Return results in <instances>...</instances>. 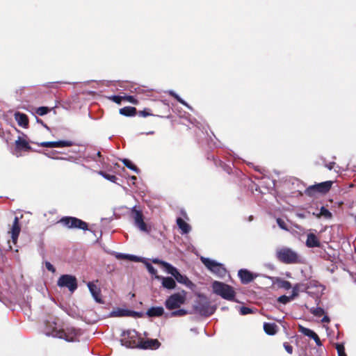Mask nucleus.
Instances as JSON below:
<instances>
[{
  "label": "nucleus",
  "instance_id": "f257e3e1",
  "mask_svg": "<svg viewBox=\"0 0 356 356\" xmlns=\"http://www.w3.org/2000/svg\"><path fill=\"white\" fill-rule=\"evenodd\" d=\"M58 321V318H50L45 321L46 335L63 339L67 341H76L79 335V331L72 327H67L66 329H59Z\"/></svg>",
  "mask_w": 356,
  "mask_h": 356
},
{
  "label": "nucleus",
  "instance_id": "f03ea898",
  "mask_svg": "<svg viewBox=\"0 0 356 356\" xmlns=\"http://www.w3.org/2000/svg\"><path fill=\"white\" fill-rule=\"evenodd\" d=\"M212 289L215 294L229 301H235L236 292L234 288L224 282L214 281L212 283Z\"/></svg>",
  "mask_w": 356,
  "mask_h": 356
},
{
  "label": "nucleus",
  "instance_id": "7ed1b4c3",
  "mask_svg": "<svg viewBox=\"0 0 356 356\" xmlns=\"http://www.w3.org/2000/svg\"><path fill=\"white\" fill-rule=\"evenodd\" d=\"M199 298L200 299L197 300L193 305L195 312L207 317L212 315L215 312L216 307L211 305L207 296L199 295Z\"/></svg>",
  "mask_w": 356,
  "mask_h": 356
},
{
  "label": "nucleus",
  "instance_id": "20e7f679",
  "mask_svg": "<svg viewBox=\"0 0 356 356\" xmlns=\"http://www.w3.org/2000/svg\"><path fill=\"white\" fill-rule=\"evenodd\" d=\"M277 259L284 264H300L301 257L294 250L289 248H282L277 252Z\"/></svg>",
  "mask_w": 356,
  "mask_h": 356
},
{
  "label": "nucleus",
  "instance_id": "39448f33",
  "mask_svg": "<svg viewBox=\"0 0 356 356\" xmlns=\"http://www.w3.org/2000/svg\"><path fill=\"white\" fill-rule=\"evenodd\" d=\"M121 343L127 348H138L140 341V336L135 330L123 331L121 334Z\"/></svg>",
  "mask_w": 356,
  "mask_h": 356
},
{
  "label": "nucleus",
  "instance_id": "423d86ee",
  "mask_svg": "<svg viewBox=\"0 0 356 356\" xmlns=\"http://www.w3.org/2000/svg\"><path fill=\"white\" fill-rule=\"evenodd\" d=\"M186 300V292L183 290L170 296L165 302V306L168 310L178 309L184 305Z\"/></svg>",
  "mask_w": 356,
  "mask_h": 356
},
{
  "label": "nucleus",
  "instance_id": "0eeeda50",
  "mask_svg": "<svg viewBox=\"0 0 356 356\" xmlns=\"http://www.w3.org/2000/svg\"><path fill=\"white\" fill-rule=\"evenodd\" d=\"M58 222L61 223L68 229H79L84 231L88 229V223L76 217L65 216L61 218Z\"/></svg>",
  "mask_w": 356,
  "mask_h": 356
},
{
  "label": "nucleus",
  "instance_id": "6e6552de",
  "mask_svg": "<svg viewBox=\"0 0 356 356\" xmlns=\"http://www.w3.org/2000/svg\"><path fill=\"white\" fill-rule=\"evenodd\" d=\"M333 181H326L321 183L316 184L312 186H309L307 187L305 193L307 196L314 197L316 194H325L330 191L331 187L332 186Z\"/></svg>",
  "mask_w": 356,
  "mask_h": 356
},
{
  "label": "nucleus",
  "instance_id": "1a4fd4ad",
  "mask_svg": "<svg viewBox=\"0 0 356 356\" xmlns=\"http://www.w3.org/2000/svg\"><path fill=\"white\" fill-rule=\"evenodd\" d=\"M201 261L209 270L217 276L222 277L226 275L227 270L222 264L205 257H202Z\"/></svg>",
  "mask_w": 356,
  "mask_h": 356
},
{
  "label": "nucleus",
  "instance_id": "9d476101",
  "mask_svg": "<svg viewBox=\"0 0 356 356\" xmlns=\"http://www.w3.org/2000/svg\"><path fill=\"white\" fill-rule=\"evenodd\" d=\"M57 284L60 287L67 288L72 292L74 291L78 286L76 277L71 275H61L57 282Z\"/></svg>",
  "mask_w": 356,
  "mask_h": 356
},
{
  "label": "nucleus",
  "instance_id": "9b49d317",
  "mask_svg": "<svg viewBox=\"0 0 356 356\" xmlns=\"http://www.w3.org/2000/svg\"><path fill=\"white\" fill-rule=\"evenodd\" d=\"M168 267L170 268L168 273L172 275L179 283L183 284L186 286H190L193 284L192 282L186 275H181L175 267L172 265H168Z\"/></svg>",
  "mask_w": 356,
  "mask_h": 356
},
{
  "label": "nucleus",
  "instance_id": "f8f14e48",
  "mask_svg": "<svg viewBox=\"0 0 356 356\" xmlns=\"http://www.w3.org/2000/svg\"><path fill=\"white\" fill-rule=\"evenodd\" d=\"M161 346V343L156 339H147L146 340L143 338L140 339L138 348L140 349H150V350H156Z\"/></svg>",
  "mask_w": 356,
  "mask_h": 356
},
{
  "label": "nucleus",
  "instance_id": "ddd939ff",
  "mask_svg": "<svg viewBox=\"0 0 356 356\" xmlns=\"http://www.w3.org/2000/svg\"><path fill=\"white\" fill-rule=\"evenodd\" d=\"M238 275L240 278L241 282L243 284H248L258 277L257 274L252 273L247 269L239 270L238 272Z\"/></svg>",
  "mask_w": 356,
  "mask_h": 356
},
{
  "label": "nucleus",
  "instance_id": "4468645a",
  "mask_svg": "<svg viewBox=\"0 0 356 356\" xmlns=\"http://www.w3.org/2000/svg\"><path fill=\"white\" fill-rule=\"evenodd\" d=\"M73 143L70 140H59L54 142H43L40 143V146L44 147H71Z\"/></svg>",
  "mask_w": 356,
  "mask_h": 356
},
{
  "label": "nucleus",
  "instance_id": "2eb2a0df",
  "mask_svg": "<svg viewBox=\"0 0 356 356\" xmlns=\"http://www.w3.org/2000/svg\"><path fill=\"white\" fill-rule=\"evenodd\" d=\"M20 231H21V227H20V225L19 222V218H18V217L16 216V217H15L10 232L11 233L12 241L14 244H16L17 242V239H18V236L19 235Z\"/></svg>",
  "mask_w": 356,
  "mask_h": 356
},
{
  "label": "nucleus",
  "instance_id": "dca6fc26",
  "mask_svg": "<svg viewBox=\"0 0 356 356\" xmlns=\"http://www.w3.org/2000/svg\"><path fill=\"white\" fill-rule=\"evenodd\" d=\"M88 287L91 293L92 297L98 303H103L101 298V290L94 282H88Z\"/></svg>",
  "mask_w": 356,
  "mask_h": 356
},
{
  "label": "nucleus",
  "instance_id": "f3484780",
  "mask_svg": "<svg viewBox=\"0 0 356 356\" xmlns=\"http://www.w3.org/2000/svg\"><path fill=\"white\" fill-rule=\"evenodd\" d=\"M15 149L16 151H22L24 150L25 152H30L31 150V147L30 146L28 141L25 139L19 137L17 140H15Z\"/></svg>",
  "mask_w": 356,
  "mask_h": 356
},
{
  "label": "nucleus",
  "instance_id": "a211bd4d",
  "mask_svg": "<svg viewBox=\"0 0 356 356\" xmlns=\"http://www.w3.org/2000/svg\"><path fill=\"white\" fill-rule=\"evenodd\" d=\"M15 119L17 122L19 126L23 128H28L29 121V118L26 114L16 112L15 113Z\"/></svg>",
  "mask_w": 356,
  "mask_h": 356
},
{
  "label": "nucleus",
  "instance_id": "6ab92c4d",
  "mask_svg": "<svg viewBox=\"0 0 356 356\" xmlns=\"http://www.w3.org/2000/svg\"><path fill=\"white\" fill-rule=\"evenodd\" d=\"M306 245L308 248H319L321 247V242L314 234L309 233L307 236Z\"/></svg>",
  "mask_w": 356,
  "mask_h": 356
},
{
  "label": "nucleus",
  "instance_id": "aec40b11",
  "mask_svg": "<svg viewBox=\"0 0 356 356\" xmlns=\"http://www.w3.org/2000/svg\"><path fill=\"white\" fill-rule=\"evenodd\" d=\"M119 113L126 117H132L137 114V110L135 107L124 106L119 110Z\"/></svg>",
  "mask_w": 356,
  "mask_h": 356
},
{
  "label": "nucleus",
  "instance_id": "412c9836",
  "mask_svg": "<svg viewBox=\"0 0 356 356\" xmlns=\"http://www.w3.org/2000/svg\"><path fill=\"white\" fill-rule=\"evenodd\" d=\"M163 313L164 309L162 307H152L149 308L147 312V314L149 317L161 316Z\"/></svg>",
  "mask_w": 356,
  "mask_h": 356
},
{
  "label": "nucleus",
  "instance_id": "4be33fe9",
  "mask_svg": "<svg viewBox=\"0 0 356 356\" xmlns=\"http://www.w3.org/2000/svg\"><path fill=\"white\" fill-rule=\"evenodd\" d=\"M264 330L268 335H274L277 332L278 328L275 323H264Z\"/></svg>",
  "mask_w": 356,
  "mask_h": 356
},
{
  "label": "nucleus",
  "instance_id": "5701e85b",
  "mask_svg": "<svg viewBox=\"0 0 356 356\" xmlns=\"http://www.w3.org/2000/svg\"><path fill=\"white\" fill-rule=\"evenodd\" d=\"M162 286L167 289H174L176 287V282L171 277H162Z\"/></svg>",
  "mask_w": 356,
  "mask_h": 356
},
{
  "label": "nucleus",
  "instance_id": "b1692460",
  "mask_svg": "<svg viewBox=\"0 0 356 356\" xmlns=\"http://www.w3.org/2000/svg\"><path fill=\"white\" fill-rule=\"evenodd\" d=\"M313 215L319 218L323 217L325 219H331L332 218V213L325 207H321L319 213H313Z\"/></svg>",
  "mask_w": 356,
  "mask_h": 356
},
{
  "label": "nucleus",
  "instance_id": "393cba45",
  "mask_svg": "<svg viewBox=\"0 0 356 356\" xmlns=\"http://www.w3.org/2000/svg\"><path fill=\"white\" fill-rule=\"evenodd\" d=\"M308 289L307 286H306L304 284H296L294 285L292 289V293L291 296H293V299L298 296L299 293L300 291L303 292L305 291Z\"/></svg>",
  "mask_w": 356,
  "mask_h": 356
},
{
  "label": "nucleus",
  "instance_id": "a878e982",
  "mask_svg": "<svg viewBox=\"0 0 356 356\" xmlns=\"http://www.w3.org/2000/svg\"><path fill=\"white\" fill-rule=\"evenodd\" d=\"M177 225L184 234H188L191 231V226L181 218L177 219Z\"/></svg>",
  "mask_w": 356,
  "mask_h": 356
},
{
  "label": "nucleus",
  "instance_id": "bb28decb",
  "mask_svg": "<svg viewBox=\"0 0 356 356\" xmlns=\"http://www.w3.org/2000/svg\"><path fill=\"white\" fill-rule=\"evenodd\" d=\"M122 161L123 164L129 169L134 171L137 174L140 172L139 168L136 165H135L130 160L127 159H124L122 160Z\"/></svg>",
  "mask_w": 356,
  "mask_h": 356
},
{
  "label": "nucleus",
  "instance_id": "cd10ccee",
  "mask_svg": "<svg viewBox=\"0 0 356 356\" xmlns=\"http://www.w3.org/2000/svg\"><path fill=\"white\" fill-rule=\"evenodd\" d=\"M131 216L134 222L138 220H140L141 218H144L142 211L138 210L136 207L132 208L131 211Z\"/></svg>",
  "mask_w": 356,
  "mask_h": 356
},
{
  "label": "nucleus",
  "instance_id": "c85d7f7f",
  "mask_svg": "<svg viewBox=\"0 0 356 356\" xmlns=\"http://www.w3.org/2000/svg\"><path fill=\"white\" fill-rule=\"evenodd\" d=\"M299 331L304 335H305L311 339H312L316 334L313 330H312L309 328L302 327V326H300Z\"/></svg>",
  "mask_w": 356,
  "mask_h": 356
},
{
  "label": "nucleus",
  "instance_id": "c756f323",
  "mask_svg": "<svg viewBox=\"0 0 356 356\" xmlns=\"http://www.w3.org/2000/svg\"><path fill=\"white\" fill-rule=\"evenodd\" d=\"M135 225L143 232H148L147 224L144 222V218L134 222Z\"/></svg>",
  "mask_w": 356,
  "mask_h": 356
},
{
  "label": "nucleus",
  "instance_id": "7c9ffc66",
  "mask_svg": "<svg viewBox=\"0 0 356 356\" xmlns=\"http://www.w3.org/2000/svg\"><path fill=\"white\" fill-rule=\"evenodd\" d=\"M277 283L279 287L284 289L286 290H289L292 287L291 282L287 280H284L278 278L277 280Z\"/></svg>",
  "mask_w": 356,
  "mask_h": 356
},
{
  "label": "nucleus",
  "instance_id": "2f4dec72",
  "mask_svg": "<svg viewBox=\"0 0 356 356\" xmlns=\"http://www.w3.org/2000/svg\"><path fill=\"white\" fill-rule=\"evenodd\" d=\"M310 313H312L314 316L316 317H321L325 314V311L321 307H312L310 309Z\"/></svg>",
  "mask_w": 356,
  "mask_h": 356
},
{
  "label": "nucleus",
  "instance_id": "473e14b6",
  "mask_svg": "<svg viewBox=\"0 0 356 356\" xmlns=\"http://www.w3.org/2000/svg\"><path fill=\"white\" fill-rule=\"evenodd\" d=\"M136 312L128 309H119L117 316H135Z\"/></svg>",
  "mask_w": 356,
  "mask_h": 356
},
{
  "label": "nucleus",
  "instance_id": "72a5a7b5",
  "mask_svg": "<svg viewBox=\"0 0 356 356\" xmlns=\"http://www.w3.org/2000/svg\"><path fill=\"white\" fill-rule=\"evenodd\" d=\"M99 174L100 175H102L103 177H104L105 179H106L113 183H115L116 181L118 180V177L115 175L108 174L104 171H99Z\"/></svg>",
  "mask_w": 356,
  "mask_h": 356
},
{
  "label": "nucleus",
  "instance_id": "f704fd0d",
  "mask_svg": "<svg viewBox=\"0 0 356 356\" xmlns=\"http://www.w3.org/2000/svg\"><path fill=\"white\" fill-rule=\"evenodd\" d=\"M291 300H293V296L291 295L289 296L283 295V296H280L278 298L277 301L279 302H280V303H282V304H286L289 301H291Z\"/></svg>",
  "mask_w": 356,
  "mask_h": 356
},
{
  "label": "nucleus",
  "instance_id": "c9c22d12",
  "mask_svg": "<svg viewBox=\"0 0 356 356\" xmlns=\"http://www.w3.org/2000/svg\"><path fill=\"white\" fill-rule=\"evenodd\" d=\"M152 262L154 264H160L164 268L165 270L168 272V270H170V268L168 267V265H170L169 263L166 262V261H162V260H160L159 259H154L152 260Z\"/></svg>",
  "mask_w": 356,
  "mask_h": 356
},
{
  "label": "nucleus",
  "instance_id": "e433bc0d",
  "mask_svg": "<svg viewBox=\"0 0 356 356\" xmlns=\"http://www.w3.org/2000/svg\"><path fill=\"white\" fill-rule=\"evenodd\" d=\"M188 314L187 311L184 309H179L171 312V316H184Z\"/></svg>",
  "mask_w": 356,
  "mask_h": 356
},
{
  "label": "nucleus",
  "instance_id": "4c0bfd02",
  "mask_svg": "<svg viewBox=\"0 0 356 356\" xmlns=\"http://www.w3.org/2000/svg\"><path fill=\"white\" fill-rule=\"evenodd\" d=\"M50 111V109L46 106H40L37 108L36 113L40 116L47 114Z\"/></svg>",
  "mask_w": 356,
  "mask_h": 356
},
{
  "label": "nucleus",
  "instance_id": "58836bf2",
  "mask_svg": "<svg viewBox=\"0 0 356 356\" xmlns=\"http://www.w3.org/2000/svg\"><path fill=\"white\" fill-rule=\"evenodd\" d=\"M108 99L113 102L120 104L122 101L124 100V96H120V95H113L108 97Z\"/></svg>",
  "mask_w": 356,
  "mask_h": 356
},
{
  "label": "nucleus",
  "instance_id": "ea45409f",
  "mask_svg": "<svg viewBox=\"0 0 356 356\" xmlns=\"http://www.w3.org/2000/svg\"><path fill=\"white\" fill-rule=\"evenodd\" d=\"M170 95L173 97L175 99H177L180 104H181L184 106H186V107H188V104L183 100L177 94H176L174 92H170Z\"/></svg>",
  "mask_w": 356,
  "mask_h": 356
},
{
  "label": "nucleus",
  "instance_id": "a19ab883",
  "mask_svg": "<svg viewBox=\"0 0 356 356\" xmlns=\"http://www.w3.org/2000/svg\"><path fill=\"white\" fill-rule=\"evenodd\" d=\"M336 348L338 352V356H346L343 345L337 343L336 346Z\"/></svg>",
  "mask_w": 356,
  "mask_h": 356
},
{
  "label": "nucleus",
  "instance_id": "79ce46f5",
  "mask_svg": "<svg viewBox=\"0 0 356 356\" xmlns=\"http://www.w3.org/2000/svg\"><path fill=\"white\" fill-rule=\"evenodd\" d=\"M124 100L127 101L133 104L136 105L138 104V99H136L134 96L125 95V96H124Z\"/></svg>",
  "mask_w": 356,
  "mask_h": 356
},
{
  "label": "nucleus",
  "instance_id": "37998d69",
  "mask_svg": "<svg viewBox=\"0 0 356 356\" xmlns=\"http://www.w3.org/2000/svg\"><path fill=\"white\" fill-rule=\"evenodd\" d=\"M253 312L252 309L247 307H241L240 308V314L241 315H247L249 314H252Z\"/></svg>",
  "mask_w": 356,
  "mask_h": 356
},
{
  "label": "nucleus",
  "instance_id": "c03bdc74",
  "mask_svg": "<svg viewBox=\"0 0 356 356\" xmlns=\"http://www.w3.org/2000/svg\"><path fill=\"white\" fill-rule=\"evenodd\" d=\"M149 109L145 108L143 111H138V113H137L138 114L139 116L143 117V118H146L147 116L152 115V114L150 112H149Z\"/></svg>",
  "mask_w": 356,
  "mask_h": 356
},
{
  "label": "nucleus",
  "instance_id": "a18cd8bd",
  "mask_svg": "<svg viewBox=\"0 0 356 356\" xmlns=\"http://www.w3.org/2000/svg\"><path fill=\"white\" fill-rule=\"evenodd\" d=\"M277 223L279 225V227L283 229L288 230L286 222L281 218H278L277 219Z\"/></svg>",
  "mask_w": 356,
  "mask_h": 356
},
{
  "label": "nucleus",
  "instance_id": "49530a36",
  "mask_svg": "<svg viewBox=\"0 0 356 356\" xmlns=\"http://www.w3.org/2000/svg\"><path fill=\"white\" fill-rule=\"evenodd\" d=\"M283 346L288 353H289V354L293 353V346H291L288 342H284L283 343Z\"/></svg>",
  "mask_w": 356,
  "mask_h": 356
},
{
  "label": "nucleus",
  "instance_id": "de8ad7c7",
  "mask_svg": "<svg viewBox=\"0 0 356 356\" xmlns=\"http://www.w3.org/2000/svg\"><path fill=\"white\" fill-rule=\"evenodd\" d=\"M45 267L49 271L53 273L56 272V268L49 261H45Z\"/></svg>",
  "mask_w": 356,
  "mask_h": 356
},
{
  "label": "nucleus",
  "instance_id": "09e8293b",
  "mask_svg": "<svg viewBox=\"0 0 356 356\" xmlns=\"http://www.w3.org/2000/svg\"><path fill=\"white\" fill-rule=\"evenodd\" d=\"M147 268L152 275H156L157 273V270L150 264H147Z\"/></svg>",
  "mask_w": 356,
  "mask_h": 356
},
{
  "label": "nucleus",
  "instance_id": "8fccbe9b",
  "mask_svg": "<svg viewBox=\"0 0 356 356\" xmlns=\"http://www.w3.org/2000/svg\"><path fill=\"white\" fill-rule=\"evenodd\" d=\"M128 257H129V254H122V253H116L115 254V257L117 259H127Z\"/></svg>",
  "mask_w": 356,
  "mask_h": 356
},
{
  "label": "nucleus",
  "instance_id": "3c124183",
  "mask_svg": "<svg viewBox=\"0 0 356 356\" xmlns=\"http://www.w3.org/2000/svg\"><path fill=\"white\" fill-rule=\"evenodd\" d=\"M312 339H314L315 341L317 346H320L322 345L321 339L317 334H316V335L312 338Z\"/></svg>",
  "mask_w": 356,
  "mask_h": 356
},
{
  "label": "nucleus",
  "instance_id": "603ef678",
  "mask_svg": "<svg viewBox=\"0 0 356 356\" xmlns=\"http://www.w3.org/2000/svg\"><path fill=\"white\" fill-rule=\"evenodd\" d=\"M127 259H129L130 261H138L140 260L138 257H136L135 255H129V254Z\"/></svg>",
  "mask_w": 356,
  "mask_h": 356
},
{
  "label": "nucleus",
  "instance_id": "864d4df0",
  "mask_svg": "<svg viewBox=\"0 0 356 356\" xmlns=\"http://www.w3.org/2000/svg\"><path fill=\"white\" fill-rule=\"evenodd\" d=\"M335 165L334 162H330L328 164H326V168H328L330 170H332Z\"/></svg>",
  "mask_w": 356,
  "mask_h": 356
},
{
  "label": "nucleus",
  "instance_id": "5fc2aeb1",
  "mask_svg": "<svg viewBox=\"0 0 356 356\" xmlns=\"http://www.w3.org/2000/svg\"><path fill=\"white\" fill-rule=\"evenodd\" d=\"M323 323H328L330 322V318L327 316H324L321 320Z\"/></svg>",
  "mask_w": 356,
  "mask_h": 356
},
{
  "label": "nucleus",
  "instance_id": "6e6d98bb",
  "mask_svg": "<svg viewBox=\"0 0 356 356\" xmlns=\"http://www.w3.org/2000/svg\"><path fill=\"white\" fill-rule=\"evenodd\" d=\"M97 156L99 159L102 157V154H101V152H98L97 153Z\"/></svg>",
  "mask_w": 356,
  "mask_h": 356
},
{
  "label": "nucleus",
  "instance_id": "4d7b16f0",
  "mask_svg": "<svg viewBox=\"0 0 356 356\" xmlns=\"http://www.w3.org/2000/svg\"><path fill=\"white\" fill-rule=\"evenodd\" d=\"M37 121H38L39 123H41V124H43V122H42V120L38 119V120H37Z\"/></svg>",
  "mask_w": 356,
  "mask_h": 356
},
{
  "label": "nucleus",
  "instance_id": "13d9d810",
  "mask_svg": "<svg viewBox=\"0 0 356 356\" xmlns=\"http://www.w3.org/2000/svg\"><path fill=\"white\" fill-rule=\"evenodd\" d=\"M252 219H253V216H250L249 217V220H250V221H251V220H252Z\"/></svg>",
  "mask_w": 356,
  "mask_h": 356
},
{
  "label": "nucleus",
  "instance_id": "bf43d9fd",
  "mask_svg": "<svg viewBox=\"0 0 356 356\" xmlns=\"http://www.w3.org/2000/svg\"><path fill=\"white\" fill-rule=\"evenodd\" d=\"M131 179L135 180V179H136V177L135 176H133V177H131Z\"/></svg>",
  "mask_w": 356,
  "mask_h": 356
}]
</instances>
